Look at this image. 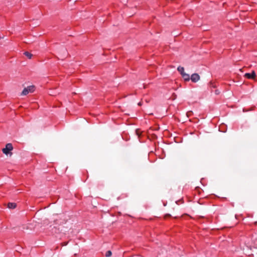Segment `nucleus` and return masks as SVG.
I'll return each instance as SVG.
<instances>
[{"mask_svg":"<svg viewBox=\"0 0 257 257\" xmlns=\"http://www.w3.org/2000/svg\"><path fill=\"white\" fill-rule=\"evenodd\" d=\"M13 149V147L11 143L7 144L6 146V147L3 149L2 151L4 154L8 155H10L11 156L12 155V153L11 152Z\"/></svg>","mask_w":257,"mask_h":257,"instance_id":"f257e3e1","label":"nucleus"},{"mask_svg":"<svg viewBox=\"0 0 257 257\" xmlns=\"http://www.w3.org/2000/svg\"><path fill=\"white\" fill-rule=\"evenodd\" d=\"M35 90V87L33 85L28 86L27 88H25L22 92V94L23 95H26L29 93L33 92Z\"/></svg>","mask_w":257,"mask_h":257,"instance_id":"f03ea898","label":"nucleus"},{"mask_svg":"<svg viewBox=\"0 0 257 257\" xmlns=\"http://www.w3.org/2000/svg\"><path fill=\"white\" fill-rule=\"evenodd\" d=\"M244 77L248 79H253L255 77V73L254 71H252L251 73H246L244 74Z\"/></svg>","mask_w":257,"mask_h":257,"instance_id":"7ed1b4c3","label":"nucleus"},{"mask_svg":"<svg viewBox=\"0 0 257 257\" xmlns=\"http://www.w3.org/2000/svg\"><path fill=\"white\" fill-rule=\"evenodd\" d=\"M182 76L185 81H189L190 79L193 81V75H192L190 78L189 75L184 72L183 74H182Z\"/></svg>","mask_w":257,"mask_h":257,"instance_id":"20e7f679","label":"nucleus"},{"mask_svg":"<svg viewBox=\"0 0 257 257\" xmlns=\"http://www.w3.org/2000/svg\"><path fill=\"white\" fill-rule=\"evenodd\" d=\"M8 207L10 209H14L16 207V204L15 203H9Z\"/></svg>","mask_w":257,"mask_h":257,"instance_id":"39448f33","label":"nucleus"},{"mask_svg":"<svg viewBox=\"0 0 257 257\" xmlns=\"http://www.w3.org/2000/svg\"><path fill=\"white\" fill-rule=\"evenodd\" d=\"M200 79V76L197 73H194V83L196 82Z\"/></svg>","mask_w":257,"mask_h":257,"instance_id":"423d86ee","label":"nucleus"},{"mask_svg":"<svg viewBox=\"0 0 257 257\" xmlns=\"http://www.w3.org/2000/svg\"><path fill=\"white\" fill-rule=\"evenodd\" d=\"M177 70L180 73L181 75L184 73V69L183 67L179 66Z\"/></svg>","mask_w":257,"mask_h":257,"instance_id":"0eeeda50","label":"nucleus"},{"mask_svg":"<svg viewBox=\"0 0 257 257\" xmlns=\"http://www.w3.org/2000/svg\"><path fill=\"white\" fill-rule=\"evenodd\" d=\"M24 55L26 56L28 58L31 59L32 57V54L28 52H25Z\"/></svg>","mask_w":257,"mask_h":257,"instance_id":"6e6552de","label":"nucleus"},{"mask_svg":"<svg viewBox=\"0 0 257 257\" xmlns=\"http://www.w3.org/2000/svg\"><path fill=\"white\" fill-rule=\"evenodd\" d=\"M112 255V252L110 250H108L105 253L106 257H110Z\"/></svg>","mask_w":257,"mask_h":257,"instance_id":"1a4fd4ad","label":"nucleus"},{"mask_svg":"<svg viewBox=\"0 0 257 257\" xmlns=\"http://www.w3.org/2000/svg\"><path fill=\"white\" fill-rule=\"evenodd\" d=\"M127 195L126 194H122L121 195V197L123 198V197H127Z\"/></svg>","mask_w":257,"mask_h":257,"instance_id":"9d476101","label":"nucleus"},{"mask_svg":"<svg viewBox=\"0 0 257 257\" xmlns=\"http://www.w3.org/2000/svg\"><path fill=\"white\" fill-rule=\"evenodd\" d=\"M65 223L64 222H56V224H59V223L61 224V223Z\"/></svg>","mask_w":257,"mask_h":257,"instance_id":"9b49d317","label":"nucleus"}]
</instances>
